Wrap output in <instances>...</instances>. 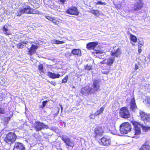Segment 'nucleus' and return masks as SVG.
<instances>
[{"label": "nucleus", "mask_w": 150, "mask_h": 150, "mask_svg": "<svg viewBox=\"0 0 150 150\" xmlns=\"http://www.w3.org/2000/svg\"><path fill=\"white\" fill-rule=\"evenodd\" d=\"M26 42H23L20 43H19L18 44V47L19 48H22L24 46L26 45Z\"/></svg>", "instance_id": "nucleus-28"}, {"label": "nucleus", "mask_w": 150, "mask_h": 150, "mask_svg": "<svg viewBox=\"0 0 150 150\" xmlns=\"http://www.w3.org/2000/svg\"><path fill=\"white\" fill-rule=\"evenodd\" d=\"M98 10H94L93 11V13L95 15H97L98 13Z\"/></svg>", "instance_id": "nucleus-41"}, {"label": "nucleus", "mask_w": 150, "mask_h": 150, "mask_svg": "<svg viewBox=\"0 0 150 150\" xmlns=\"http://www.w3.org/2000/svg\"><path fill=\"white\" fill-rule=\"evenodd\" d=\"M109 129L111 133L113 134H117V132L115 129V127L114 126V125H113L110 127H109Z\"/></svg>", "instance_id": "nucleus-23"}, {"label": "nucleus", "mask_w": 150, "mask_h": 150, "mask_svg": "<svg viewBox=\"0 0 150 150\" xmlns=\"http://www.w3.org/2000/svg\"><path fill=\"white\" fill-rule=\"evenodd\" d=\"M47 76L50 78L52 79L58 78L60 77V74H58L52 73L51 72H48L47 74Z\"/></svg>", "instance_id": "nucleus-15"}, {"label": "nucleus", "mask_w": 150, "mask_h": 150, "mask_svg": "<svg viewBox=\"0 0 150 150\" xmlns=\"http://www.w3.org/2000/svg\"><path fill=\"white\" fill-rule=\"evenodd\" d=\"M66 12L68 14L74 15H78L79 13L77 8L74 6L69 7L67 9Z\"/></svg>", "instance_id": "nucleus-9"}, {"label": "nucleus", "mask_w": 150, "mask_h": 150, "mask_svg": "<svg viewBox=\"0 0 150 150\" xmlns=\"http://www.w3.org/2000/svg\"><path fill=\"white\" fill-rule=\"evenodd\" d=\"M142 6V5L140 0H138L135 3L134 9L135 10H137L140 9Z\"/></svg>", "instance_id": "nucleus-17"}, {"label": "nucleus", "mask_w": 150, "mask_h": 150, "mask_svg": "<svg viewBox=\"0 0 150 150\" xmlns=\"http://www.w3.org/2000/svg\"><path fill=\"white\" fill-rule=\"evenodd\" d=\"M46 18L48 20L51 21H52V18H53L51 17L50 16H46Z\"/></svg>", "instance_id": "nucleus-39"}, {"label": "nucleus", "mask_w": 150, "mask_h": 150, "mask_svg": "<svg viewBox=\"0 0 150 150\" xmlns=\"http://www.w3.org/2000/svg\"><path fill=\"white\" fill-rule=\"evenodd\" d=\"M61 4H64L66 0H59Z\"/></svg>", "instance_id": "nucleus-45"}, {"label": "nucleus", "mask_w": 150, "mask_h": 150, "mask_svg": "<svg viewBox=\"0 0 150 150\" xmlns=\"http://www.w3.org/2000/svg\"><path fill=\"white\" fill-rule=\"evenodd\" d=\"M114 61V57H112L108 59H105L103 61V62L110 66H111L113 64Z\"/></svg>", "instance_id": "nucleus-14"}, {"label": "nucleus", "mask_w": 150, "mask_h": 150, "mask_svg": "<svg viewBox=\"0 0 150 150\" xmlns=\"http://www.w3.org/2000/svg\"><path fill=\"white\" fill-rule=\"evenodd\" d=\"M13 150H25L24 145L22 143L16 142Z\"/></svg>", "instance_id": "nucleus-12"}, {"label": "nucleus", "mask_w": 150, "mask_h": 150, "mask_svg": "<svg viewBox=\"0 0 150 150\" xmlns=\"http://www.w3.org/2000/svg\"><path fill=\"white\" fill-rule=\"evenodd\" d=\"M143 67L140 65L138 64H135V69L137 72H139V71H142L143 69Z\"/></svg>", "instance_id": "nucleus-24"}, {"label": "nucleus", "mask_w": 150, "mask_h": 150, "mask_svg": "<svg viewBox=\"0 0 150 150\" xmlns=\"http://www.w3.org/2000/svg\"><path fill=\"white\" fill-rule=\"evenodd\" d=\"M3 31L6 35H9L11 34L9 30L8 29L6 25L4 26L3 27Z\"/></svg>", "instance_id": "nucleus-25"}, {"label": "nucleus", "mask_w": 150, "mask_h": 150, "mask_svg": "<svg viewBox=\"0 0 150 150\" xmlns=\"http://www.w3.org/2000/svg\"><path fill=\"white\" fill-rule=\"evenodd\" d=\"M121 53L120 50L119 48H117L116 50H114V51H111V55L112 56H114L116 57H118Z\"/></svg>", "instance_id": "nucleus-19"}, {"label": "nucleus", "mask_w": 150, "mask_h": 150, "mask_svg": "<svg viewBox=\"0 0 150 150\" xmlns=\"http://www.w3.org/2000/svg\"><path fill=\"white\" fill-rule=\"evenodd\" d=\"M68 76L66 75L64 78L62 79V83H66L67 82L68 79Z\"/></svg>", "instance_id": "nucleus-30"}, {"label": "nucleus", "mask_w": 150, "mask_h": 150, "mask_svg": "<svg viewBox=\"0 0 150 150\" xmlns=\"http://www.w3.org/2000/svg\"><path fill=\"white\" fill-rule=\"evenodd\" d=\"M64 41H59L56 40L55 44H59L64 43Z\"/></svg>", "instance_id": "nucleus-34"}, {"label": "nucleus", "mask_w": 150, "mask_h": 150, "mask_svg": "<svg viewBox=\"0 0 150 150\" xmlns=\"http://www.w3.org/2000/svg\"><path fill=\"white\" fill-rule=\"evenodd\" d=\"M96 4L97 5L99 4L102 5H106V3L105 2H103L100 1H98L96 3Z\"/></svg>", "instance_id": "nucleus-33"}, {"label": "nucleus", "mask_w": 150, "mask_h": 150, "mask_svg": "<svg viewBox=\"0 0 150 150\" xmlns=\"http://www.w3.org/2000/svg\"><path fill=\"white\" fill-rule=\"evenodd\" d=\"M24 13L38 14L39 13V11L35 9H33L29 6L24 5L18 9L17 12L16 13V15L17 16H20Z\"/></svg>", "instance_id": "nucleus-3"}, {"label": "nucleus", "mask_w": 150, "mask_h": 150, "mask_svg": "<svg viewBox=\"0 0 150 150\" xmlns=\"http://www.w3.org/2000/svg\"><path fill=\"white\" fill-rule=\"evenodd\" d=\"M56 42V40L53 39L51 40V42L52 44H55Z\"/></svg>", "instance_id": "nucleus-43"}, {"label": "nucleus", "mask_w": 150, "mask_h": 150, "mask_svg": "<svg viewBox=\"0 0 150 150\" xmlns=\"http://www.w3.org/2000/svg\"><path fill=\"white\" fill-rule=\"evenodd\" d=\"M104 109V107H102L100 109L98 110H97V111L98 112V113L100 114L103 113Z\"/></svg>", "instance_id": "nucleus-32"}, {"label": "nucleus", "mask_w": 150, "mask_h": 150, "mask_svg": "<svg viewBox=\"0 0 150 150\" xmlns=\"http://www.w3.org/2000/svg\"><path fill=\"white\" fill-rule=\"evenodd\" d=\"M33 126L37 131H40L43 128H48V125H45L42 122L38 121L35 122Z\"/></svg>", "instance_id": "nucleus-7"}, {"label": "nucleus", "mask_w": 150, "mask_h": 150, "mask_svg": "<svg viewBox=\"0 0 150 150\" xmlns=\"http://www.w3.org/2000/svg\"><path fill=\"white\" fill-rule=\"evenodd\" d=\"M119 114L122 117L127 119L130 116V113L128 108L125 107L121 108L119 110Z\"/></svg>", "instance_id": "nucleus-6"}, {"label": "nucleus", "mask_w": 150, "mask_h": 150, "mask_svg": "<svg viewBox=\"0 0 150 150\" xmlns=\"http://www.w3.org/2000/svg\"><path fill=\"white\" fill-rule=\"evenodd\" d=\"M10 118L9 117H6L4 118V125H6L8 123V121L10 120Z\"/></svg>", "instance_id": "nucleus-27"}, {"label": "nucleus", "mask_w": 150, "mask_h": 150, "mask_svg": "<svg viewBox=\"0 0 150 150\" xmlns=\"http://www.w3.org/2000/svg\"><path fill=\"white\" fill-rule=\"evenodd\" d=\"M99 51H98V52H97V53H99Z\"/></svg>", "instance_id": "nucleus-49"}, {"label": "nucleus", "mask_w": 150, "mask_h": 150, "mask_svg": "<svg viewBox=\"0 0 150 150\" xmlns=\"http://www.w3.org/2000/svg\"><path fill=\"white\" fill-rule=\"evenodd\" d=\"M4 111L3 109L1 108L0 107V113H3Z\"/></svg>", "instance_id": "nucleus-42"}, {"label": "nucleus", "mask_w": 150, "mask_h": 150, "mask_svg": "<svg viewBox=\"0 0 150 150\" xmlns=\"http://www.w3.org/2000/svg\"><path fill=\"white\" fill-rule=\"evenodd\" d=\"M16 138V135L13 133L9 132L4 139V140L7 143L11 144L13 143Z\"/></svg>", "instance_id": "nucleus-5"}, {"label": "nucleus", "mask_w": 150, "mask_h": 150, "mask_svg": "<svg viewBox=\"0 0 150 150\" xmlns=\"http://www.w3.org/2000/svg\"><path fill=\"white\" fill-rule=\"evenodd\" d=\"M43 66L42 64H40L38 65V69L40 73L42 72V73L43 74L44 73L43 71Z\"/></svg>", "instance_id": "nucleus-29"}, {"label": "nucleus", "mask_w": 150, "mask_h": 150, "mask_svg": "<svg viewBox=\"0 0 150 150\" xmlns=\"http://www.w3.org/2000/svg\"><path fill=\"white\" fill-rule=\"evenodd\" d=\"M138 47V52L139 53H140L142 51L141 47H140L139 45Z\"/></svg>", "instance_id": "nucleus-46"}, {"label": "nucleus", "mask_w": 150, "mask_h": 150, "mask_svg": "<svg viewBox=\"0 0 150 150\" xmlns=\"http://www.w3.org/2000/svg\"><path fill=\"white\" fill-rule=\"evenodd\" d=\"M132 45H134L133 44V43H132Z\"/></svg>", "instance_id": "nucleus-51"}, {"label": "nucleus", "mask_w": 150, "mask_h": 150, "mask_svg": "<svg viewBox=\"0 0 150 150\" xmlns=\"http://www.w3.org/2000/svg\"><path fill=\"white\" fill-rule=\"evenodd\" d=\"M51 21H52L53 23L56 24L57 22V21L56 19H55L54 18H52Z\"/></svg>", "instance_id": "nucleus-38"}, {"label": "nucleus", "mask_w": 150, "mask_h": 150, "mask_svg": "<svg viewBox=\"0 0 150 150\" xmlns=\"http://www.w3.org/2000/svg\"><path fill=\"white\" fill-rule=\"evenodd\" d=\"M132 129L131 124L128 122L122 123L120 126V131L122 134H126L130 132Z\"/></svg>", "instance_id": "nucleus-4"}, {"label": "nucleus", "mask_w": 150, "mask_h": 150, "mask_svg": "<svg viewBox=\"0 0 150 150\" xmlns=\"http://www.w3.org/2000/svg\"><path fill=\"white\" fill-rule=\"evenodd\" d=\"M100 83L97 80H94L92 84L89 85V86L83 87L81 90L82 94L86 95L89 93H94L99 91L100 87Z\"/></svg>", "instance_id": "nucleus-1"}, {"label": "nucleus", "mask_w": 150, "mask_h": 150, "mask_svg": "<svg viewBox=\"0 0 150 150\" xmlns=\"http://www.w3.org/2000/svg\"><path fill=\"white\" fill-rule=\"evenodd\" d=\"M71 53L74 55L80 56L81 55V50L77 49H73L72 50Z\"/></svg>", "instance_id": "nucleus-21"}, {"label": "nucleus", "mask_w": 150, "mask_h": 150, "mask_svg": "<svg viewBox=\"0 0 150 150\" xmlns=\"http://www.w3.org/2000/svg\"><path fill=\"white\" fill-rule=\"evenodd\" d=\"M134 136H133V137H134Z\"/></svg>", "instance_id": "nucleus-50"}, {"label": "nucleus", "mask_w": 150, "mask_h": 150, "mask_svg": "<svg viewBox=\"0 0 150 150\" xmlns=\"http://www.w3.org/2000/svg\"><path fill=\"white\" fill-rule=\"evenodd\" d=\"M94 114L96 116L98 115L99 114L97 111Z\"/></svg>", "instance_id": "nucleus-47"}, {"label": "nucleus", "mask_w": 150, "mask_h": 150, "mask_svg": "<svg viewBox=\"0 0 150 150\" xmlns=\"http://www.w3.org/2000/svg\"><path fill=\"white\" fill-rule=\"evenodd\" d=\"M48 102L47 100H45L43 101L42 102V105L41 106L40 108H43L45 106Z\"/></svg>", "instance_id": "nucleus-31"}, {"label": "nucleus", "mask_w": 150, "mask_h": 150, "mask_svg": "<svg viewBox=\"0 0 150 150\" xmlns=\"http://www.w3.org/2000/svg\"><path fill=\"white\" fill-rule=\"evenodd\" d=\"M92 66L91 65H87L86 67H85V69H87L88 70H90L92 69Z\"/></svg>", "instance_id": "nucleus-35"}, {"label": "nucleus", "mask_w": 150, "mask_h": 150, "mask_svg": "<svg viewBox=\"0 0 150 150\" xmlns=\"http://www.w3.org/2000/svg\"><path fill=\"white\" fill-rule=\"evenodd\" d=\"M38 47V46L32 45L31 47L29 49L28 48L29 50L28 53L30 55H32L35 52L36 50L37 49Z\"/></svg>", "instance_id": "nucleus-16"}, {"label": "nucleus", "mask_w": 150, "mask_h": 150, "mask_svg": "<svg viewBox=\"0 0 150 150\" xmlns=\"http://www.w3.org/2000/svg\"><path fill=\"white\" fill-rule=\"evenodd\" d=\"M95 116L96 115H95V114H91L89 116V117L91 119H93L95 118Z\"/></svg>", "instance_id": "nucleus-37"}, {"label": "nucleus", "mask_w": 150, "mask_h": 150, "mask_svg": "<svg viewBox=\"0 0 150 150\" xmlns=\"http://www.w3.org/2000/svg\"><path fill=\"white\" fill-rule=\"evenodd\" d=\"M145 101L150 105V97H147L145 100Z\"/></svg>", "instance_id": "nucleus-36"}, {"label": "nucleus", "mask_w": 150, "mask_h": 150, "mask_svg": "<svg viewBox=\"0 0 150 150\" xmlns=\"http://www.w3.org/2000/svg\"><path fill=\"white\" fill-rule=\"evenodd\" d=\"M109 72V70H108L107 71H103V73L104 74H108Z\"/></svg>", "instance_id": "nucleus-44"}, {"label": "nucleus", "mask_w": 150, "mask_h": 150, "mask_svg": "<svg viewBox=\"0 0 150 150\" xmlns=\"http://www.w3.org/2000/svg\"><path fill=\"white\" fill-rule=\"evenodd\" d=\"M97 42H92L88 43L86 45V48L89 50L93 49L97 45Z\"/></svg>", "instance_id": "nucleus-18"}, {"label": "nucleus", "mask_w": 150, "mask_h": 150, "mask_svg": "<svg viewBox=\"0 0 150 150\" xmlns=\"http://www.w3.org/2000/svg\"><path fill=\"white\" fill-rule=\"evenodd\" d=\"M140 115L142 120L144 122V124L141 122H140L141 127L145 132L149 130L150 129V114L141 111L140 112Z\"/></svg>", "instance_id": "nucleus-2"}, {"label": "nucleus", "mask_w": 150, "mask_h": 150, "mask_svg": "<svg viewBox=\"0 0 150 150\" xmlns=\"http://www.w3.org/2000/svg\"><path fill=\"white\" fill-rule=\"evenodd\" d=\"M62 140L66 144L67 146H70L72 147L74 146V144L73 142L70 139L67 137L66 135H63L61 136Z\"/></svg>", "instance_id": "nucleus-11"}, {"label": "nucleus", "mask_w": 150, "mask_h": 150, "mask_svg": "<svg viewBox=\"0 0 150 150\" xmlns=\"http://www.w3.org/2000/svg\"><path fill=\"white\" fill-rule=\"evenodd\" d=\"M49 82L52 85H53L54 86H55L56 85V83L54 81H49Z\"/></svg>", "instance_id": "nucleus-40"}, {"label": "nucleus", "mask_w": 150, "mask_h": 150, "mask_svg": "<svg viewBox=\"0 0 150 150\" xmlns=\"http://www.w3.org/2000/svg\"><path fill=\"white\" fill-rule=\"evenodd\" d=\"M94 132L97 136L101 135L103 132V129L102 127H99L95 129Z\"/></svg>", "instance_id": "nucleus-20"}, {"label": "nucleus", "mask_w": 150, "mask_h": 150, "mask_svg": "<svg viewBox=\"0 0 150 150\" xmlns=\"http://www.w3.org/2000/svg\"><path fill=\"white\" fill-rule=\"evenodd\" d=\"M59 105L61 107V112H62V109H63L62 106V105H61L60 104H59Z\"/></svg>", "instance_id": "nucleus-48"}, {"label": "nucleus", "mask_w": 150, "mask_h": 150, "mask_svg": "<svg viewBox=\"0 0 150 150\" xmlns=\"http://www.w3.org/2000/svg\"><path fill=\"white\" fill-rule=\"evenodd\" d=\"M130 39L131 41L134 42H136L137 41V38L134 35H130Z\"/></svg>", "instance_id": "nucleus-26"}, {"label": "nucleus", "mask_w": 150, "mask_h": 150, "mask_svg": "<svg viewBox=\"0 0 150 150\" xmlns=\"http://www.w3.org/2000/svg\"><path fill=\"white\" fill-rule=\"evenodd\" d=\"M129 106L130 109L133 111H134L137 109V106L134 98L131 99Z\"/></svg>", "instance_id": "nucleus-13"}, {"label": "nucleus", "mask_w": 150, "mask_h": 150, "mask_svg": "<svg viewBox=\"0 0 150 150\" xmlns=\"http://www.w3.org/2000/svg\"><path fill=\"white\" fill-rule=\"evenodd\" d=\"M150 146L146 142L141 147L139 150H150Z\"/></svg>", "instance_id": "nucleus-22"}, {"label": "nucleus", "mask_w": 150, "mask_h": 150, "mask_svg": "<svg viewBox=\"0 0 150 150\" xmlns=\"http://www.w3.org/2000/svg\"><path fill=\"white\" fill-rule=\"evenodd\" d=\"M111 143V139L110 137L105 136L103 137L101 139V144L105 146H108Z\"/></svg>", "instance_id": "nucleus-10"}, {"label": "nucleus", "mask_w": 150, "mask_h": 150, "mask_svg": "<svg viewBox=\"0 0 150 150\" xmlns=\"http://www.w3.org/2000/svg\"><path fill=\"white\" fill-rule=\"evenodd\" d=\"M132 123L134 126V135H137L140 134L141 133L140 128L141 127L140 122L133 121L132 122Z\"/></svg>", "instance_id": "nucleus-8"}]
</instances>
